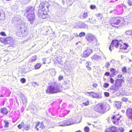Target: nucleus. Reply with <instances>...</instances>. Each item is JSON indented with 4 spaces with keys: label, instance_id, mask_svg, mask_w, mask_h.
<instances>
[{
    "label": "nucleus",
    "instance_id": "obj_32",
    "mask_svg": "<svg viewBox=\"0 0 132 132\" xmlns=\"http://www.w3.org/2000/svg\"><path fill=\"white\" fill-rule=\"evenodd\" d=\"M84 130L85 132H89V129L88 127H86L84 128Z\"/></svg>",
    "mask_w": 132,
    "mask_h": 132
},
{
    "label": "nucleus",
    "instance_id": "obj_45",
    "mask_svg": "<svg viewBox=\"0 0 132 132\" xmlns=\"http://www.w3.org/2000/svg\"><path fill=\"white\" fill-rule=\"evenodd\" d=\"M110 80L111 83L112 84H113L114 82V79L112 78H110Z\"/></svg>",
    "mask_w": 132,
    "mask_h": 132
},
{
    "label": "nucleus",
    "instance_id": "obj_46",
    "mask_svg": "<svg viewBox=\"0 0 132 132\" xmlns=\"http://www.w3.org/2000/svg\"><path fill=\"white\" fill-rule=\"evenodd\" d=\"M122 77V74H119L117 76V77L118 78H121Z\"/></svg>",
    "mask_w": 132,
    "mask_h": 132
},
{
    "label": "nucleus",
    "instance_id": "obj_42",
    "mask_svg": "<svg viewBox=\"0 0 132 132\" xmlns=\"http://www.w3.org/2000/svg\"><path fill=\"white\" fill-rule=\"evenodd\" d=\"M132 31L129 30L127 32V33L129 35H132V33H131Z\"/></svg>",
    "mask_w": 132,
    "mask_h": 132
},
{
    "label": "nucleus",
    "instance_id": "obj_18",
    "mask_svg": "<svg viewBox=\"0 0 132 132\" xmlns=\"http://www.w3.org/2000/svg\"><path fill=\"white\" fill-rule=\"evenodd\" d=\"M66 124L67 125H70L73 123V121L72 119H68L66 122Z\"/></svg>",
    "mask_w": 132,
    "mask_h": 132
},
{
    "label": "nucleus",
    "instance_id": "obj_43",
    "mask_svg": "<svg viewBox=\"0 0 132 132\" xmlns=\"http://www.w3.org/2000/svg\"><path fill=\"white\" fill-rule=\"evenodd\" d=\"M128 4L130 6H131L132 5V3L130 0L128 1Z\"/></svg>",
    "mask_w": 132,
    "mask_h": 132
},
{
    "label": "nucleus",
    "instance_id": "obj_35",
    "mask_svg": "<svg viewBox=\"0 0 132 132\" xmlns=\"http://www.w3.org/2000/svg\"><path fill=\"white\" fill-rule=\"evenodd\" d=\"M20 81L21 83H24L26 82V80L24 78H22L21 79Z\"/></svg>",
    "mask_w": 132,
    "mask_h": 132
},
{
    "label": "nucleus",
    "instance_id": "obj_52",
    "mask_svg": "<svg viewBox=\"0 0 132 132\" xmlns=\"http://www.w3.org/2000/svg\"><path fill=\"white\" fill-rule=\"evenodd\" d=\"M109 105L108 108L109 109L110 108V106L109 105Z\"/></svg>",
    "mask_w": 132,
    "mask_h": 132
},
{
    "label": "nucleus",
    "instance_id": "obj_19",
    "mask_svg": "<svg viewBox=\"0 0 132 132\" xmlns=\"http://www.w3.org/2000/svg\"><path fill=\"white\" fill-rule=\"evenodd\" d=\"M86 67L89 70H90L91 69V68L90 67L91 63L89 62H87L86 63Z\"/></svg>",
    "mask_w": 132,
    "mask_h": 132
},
{
    "label": "nucleus",
    "instance_id": "obj_25",
    "mask_svg": "<svg viewBox=\"0 0 132 132\" xmlns=\"http://www.w3.org/2000/svg\"><path fill=\"white\" fill-rule=\"evenodd\" d=\"M96 16L98 19H101L103 18V15L101 13H99L96 15Z\"/></svg>",
    "mask_w": 132,
    "mask_h": 132
},
{
    "label": "nucleus",
    "instance_id": "obj_7",
    "mask_svg": "<svg viewBox=\"0 0 132 132\" xmlns=\"http://www.w3.org/2000/svg\"><path fill=\"white\" fill-rule=\"evenodd\" d=\"M115 88L117 90L121 87L122 84L125 82L124 78L116 79L115 80Z\"/></svg>",
    "mask_w": 132,
    "mask_h": 132
},
{
    "label": "nucleus",
    "instance_id": "obj_4",
    "mask_svg": "<svg viewBox=\"0 0 132 132\" xmlns=\"http://www.w3.org/2000/svg\"><path fill=\"white\" fill-rule=\"evenodd\" d=\"M94 110L100 113H104L106 111V108L102 103H99L96 105L94 108Z\"/></svg>",
    "mask_w": 132,
    "mask_h": 132
},
{
    "label": "nucleus",
    "instance_id": "obj_56",
    "mask_svg": "<svg viewBox=\"0 0 132 132\" xmlns=\"http://www.w3.org/2000/svg\"><path fill=\"white\" fill-rule=\"evenodd\" d=\"M78 44V43H76V44Z\"/></svg>",
    "mask_w": 132,
    "mask_h": 132
},
{
    "label": "nucleus",
    "instance_id": "obj_28",
    "mask_svg": "<svg viewBox=\"0 0 132 132\" xmlns=\"http://www.w3.org/2000/svg\"><path fill=\"white\" fill-rule=\"evenodd\" d=\"M32 86L34 87H36V86H37L39 85L38 83L34 81L32 82Z\"/></svg>",
    "mask_w": 132,
    "mask_h": 132
},
{
    "label": "nucleus",
    "instance_id": "obj_3",
    "mask_svg": "<svg viewBox=\"0 0 132 132\" xmlns=\"http://www.w3.org/2000/svg\"><path fill=\"white\" fill-rule=\"evenodd\" d=\"M124 20L121 17H114L110 19L109 23L112 27L118 28L120 27V24L123 23Z\"/></svg>",
    "mask_w": 132,
    "mask_h": 132
},
{
    "label": "nucleus",
    "instance_id": "obj_36",
    "mask_svg": "<svg viewBox=\"0 0 132 132\" xmlns=\"http://www.w3.org/2000/svg\"><path fill=\"white\" fill-rule=\"evenodd\" d=\"M96 6L95 5H91L90 6V8L91 9H94L96 8Z\"/></svg>",
    "mask_w": 132,
    "mask_h": 132
},
{
    "label": "nucleus",
    "instance_id": "obj_53",
    "mask_svg": "<svg viewBox=\"0 0 132 132\" xmlns=\"http://www.w3.org/2000/svg\"><path fill=\"white\" fill-rule=\"evenodd\" d=\"M14 132L13 131H9V132Z\"/></svg>",
    "mask_w": 132,
    "mask_h": 132
},
{
    "label": "nucleus",
    "instance_id": "obj_23",
    "mask_svg": "<svg viewBox=\"0 0 132 132\" xmlns=\"http://www.w3.org/2000/svg\"><path fill=\"white\" fill-rule=\"evenodd\" d=\"M24 124L23 122L22 121L20 123L18 126V127L19 129H21L24 126Z\"/></svg>",
    "mask_w": 132,
    "mask_h": 132
},
{
    "label": "nucleus",
    "instance_id": "obj_21",
    "mask_svg": "<svg viewBox=\"0 0 132 132\" xmlns=\"http://www.w3.org/2000/svg\"><path fill=\"white\" fill-rule=\"evenodd\" d=\"M110 71L112 73V75H110V77H113L115 74L116 71V69L114 68H111L110 69Z\"/></svg>",
    "mask_w": 132,
    "mask_h": 132
},
{
    "label": "nucleus",
    "instance_id": "obj_20",
    "mask_svg": "<svg viewBox=\"0 0 132 132\" xmlns=\"http://www.w3.org/2000/svg\"><path fill=\"white\" fill-rule=\"evenodd\" d=\"M87 93L89 95L92 96L93 97H95L96 93L94 92H87Z\"/></svg>",
    "mask_w": 132,
    "mask_h": 132
},
{
    "label": "nucleus",
    "instance_id": "obj_48",
    "mask_svg": "<svg viewBox=\"0 0 132 132\" xmlns=\"http://www.w3.org/2000/svg\"><path fill=\"white\" fill-rule=\"evenodd\" d=\"M29 128V126H27L25 128V129L26 130H28Z\"/></svg>",
    "mask_w": 132,
    "mask_h": 132
},
{
    "label": "nucleus",
    "instance_id": "obj_47",
    "mask_svg": "<svg viewBox=\"0 0 132 132\" xmlns=\"http://www.w3.org/2000/svg\"><path fill=\"white\" fill-rule=\"evenodd\" d=\"M2 14V10H0V17L1 16Z\"/></svg>",
    "mask_w": 132,
    "mask_h": 132
},
{
    "label": "nucleus",
    "instance_id": "obj_16",
    "mask_svg": "<svg viewBox=\"0 0 132 132\" xmlns=\"http://www.w3.org/2000/svg\"><path fill=\"white\" fill-rule=\"evenodd\" d=\"M1 113L3 115H6L8 113L7 109L5 107H3L0 109Z\"/></svg>",
    "mask_w": 132,
    "mask_h": 132
},
{
    "label": "nucleus",
    "instance_id": "obj_33",
    "mask_svg": "<svg viewBox=\"0 0 132 132\" xmlns=\"http://www.w3.org/2000/svg\"><path fill=\"white\" fill-rule=\"evenodd\" d=\"M122 71L124 73H126V68L125 67L122 68Z\"/></svg>",
    "mask_w": 132,
    "mask_h": 132
},
{
    "label": "nucleus",
    "instance_id": "obj_9",
    "mask_svg": "<svg viewBox=\"0 0 132 132\" xmlns=\"http://www.w3.org/2000/svg\"><path fill=\"white\" fill-rule=\"evenodd\" d=\"M121 41L117 39L113 40L111 43V44L110 46L109 49L110 51H111L112 49V47L114 46L116 48L119 47Z\"/></svg>",
    "mask_w": 132,
    "mask_h": 132
},
{
    "label": "nucleus",
    "instance_id": "obj_41",
    "mask_svg": "<svg viewBox=\"0 0 132 132\" xmlns=\"http://www.w3.org/2000/svg\"><path fill=\"white\" fill-rule=\"evenodd\" d=\"M63 79V77L62 76H60L59 77V80L60 81Z\"/></svg>",
    "mask_w": 132,
    "mask_h": 132
},
{
    "label": "nucleus",
    "instance_id": "obj_15",
    "mask_svg": "<svg viewBox=\"0 0 132 132\" xmlns=\"http://www.w3.org/2000/svg\"><path fill=\"white\" fill-rule=\"evenodd\" d=\"M120 118L121 116L119 114L113 116L111 118V119H114V121H113V123L115 124L117 123H118V120L120 119Z\"/></svg>",
    "mask_w": 132,
    "mask_h": 132
},
{
    "label": "nucleus",
    "instance_id": "obj_31",
    "mask_svg": "<svg viewBox=\"0 0 132 132\" xmlns=\"http://www.w3.org/2000/svg\"><path fill=\"white\" fill-rule=\"evenodd\" d=\"M88 16V13L87 12H84L83 14V17L84 18H86Z\"/></svg>",
    "mask_w": 132,
    "mask_h": 132
},
{
    "label": "nucleus",
    "instance_id": "obj_37",
    "mask_svg": "<svg viewBox=\"0 0 132 132\" xmlns=\"http://www.w3.org/2000/svg\"><path fill=\"white\" fill-rule=\"evenodd\" d=\"M0 35L3 36H5L6 35L4 32L2 31L0 32Z\"/></svg>",
    "mask_w": 132,
    "mask_h": 132
},
{
    "label": "nucleus",
    "instance_id": "obj_2",
    "mask_svg": "<svg viewBox=\"0 0 132 132\" xmlns=\"http://www.w3.org/2000/svg\"><path fill=\"white\" fill-rule=\"evenodd\" d=\"M63 87L62 85H58L56 82L52 85L48 86L46 90L47 94H55L60 93L62 91Z\"/></svg>",
    "mask_w": 132,
    "mask_h": 132
},
{
    "label": "nucleus",
    "instance_id": "obj_34",
    "mask_svg": "<svg viewBox=\"0 0 132 132\" xmlns=\"http://www.w3.org/2000/svg\"><path fill=\"white\" fill-rule=\"evenodd\" d=\"M32 59L31 61L32 62L35 61L37 59V57L36 55H35L32 57Z\"/></svg>",
    "mask_w": 132,
    "mask_h": 132
},
{
    "label": "nucleus",
    "instance_id": "obj_39",
    "mask_svg": "<svg viewBox=\"0 0 132 132\" xmlns=\"http://www.w3.org/2000/svg\"><path fill=\"white\" fill-rule=\"evenodd\" d=\"M104 95L106 97H108L109 96L110 94L108 92H105L104 93Z\"/></svg>",
    "mask_w": 132,
    "mask_h": 132
},
{
    "label": "nucleus",
    "instance_id": "obj_8",
    "mask_svg": "<svg viewBox=\"0 0 132 132\" xmlns=\"http://www.w3.org/2000/svg\"><path fill=\"white\" fill-rule=\"evenodd\" d=\"M86 39L89 42L92 44L93 43L95 45H97V41L96 38L91 35H88L86 37Z\"/></svg>",
    "mask_w": 132,
    "mask_h": 132
},
{
    "label": "nucleus",
    "instance_id": "obj_29",
    "mask_svg": "<svg viewBox=\"0 0 132 132\" xmlns=\"http://www.w3.org/2000/svg\"><path fill=\"white\" fill-rule=\"evenodd\" d=\"M121 100L123 102H127L128 101V99L126 97H123L121 98Z\"/></svg>",
    "mask_w": 132,
    "mask_h": 132
},
{
    "label": "nucleus",
    "instance_id": "obj_40",
    "mask_svg": "<svg viewBox=\"0 0 132 132\" xmlns=\"http://www.w3.org/2000/svg\"><path fill=\"white\" fill-rule=\"evenodd\" d=\"M97 83H94L92 84V86L95 88H96L97 86Z\"/></svg>",
    "mask_w": 132,
    "mask_h": 132
},
{
    "label": "nucleus",
    "instance_id": "obj_6",
    "mask_svg": "<svg viewBox=\"0 0 132 132\" xmlns=\"http://www.w3.org/2000/svg\"><path fill=\"white\" fill-rule=\"evenodd\" d=\"M32 7L29 8L26 11V13H29L27 18L29 21H32L34 20L35 15L33 9H31Z\"/></svg>",
    "mask_w": 132,
    "mask_h": 132
},
{
    "label": "nucleus",
    "instance_id": "obj_24",
    "mask_svg": "<svg viewBox=\"0 0 132 132\" xmlns=\"http://www.w3.org/2000/svg\"><path fill=\"white\" fill-rule=\"evenodd\" d=\"M4 122L5 123V125H4V127H9V122L6 120H4Z\"/></svg>",
    "mask_w": 132,
    "mask_h": 132
},
{
    "label": "nucleus",
    "instance_id": "obj_50",
    "mask_svg": "<svg viewBox=\"0 0 132 132\" xmlns=\"http://www.w3.org/2000/svg\"><path fill=\"white\" fill-rule=\"evenodd\" d=\"M75 132H82V131L80 130H79L77 131H76Z\"/></svg>",
    "mask_w": 132,
    "mask_h": 132
},
{
    "label": "nucleus",
    "instance_id": "obj_27",
    "mask_svg": "<svg viewBox=\"0 0 132 132\" xmlns=\"http://www.w3.org/2000/svg\"><path fill=\"white\" fill-rule=\"evenodd\" d=\"M89 101L88 100L85 101L83 102V104L85 106H87L89 105Z\"/></svg>",
    "mask_w": 132,
    "mask_h": 132
},
{
    "label": "nucleus",
    "instance_id": "obj_10",
    "mask_svg": "<svg viewBox=\"0 0 132 132\" xmlns=\"http://www.w3.org/2000/svg\"><path fill=\"white\" fill-rule=\"evenodd\" d=\"M35 128L37 130H39V129H42L45 128V126L43 122L37 121L36 123Z\"/></svg>",
    "mask_w": 132,
    "mask_h": 132
},
{
    "label": "nucleus",
    "instance_id": "obj_44",
    "mask_svg": "<svg viewBox=\"0 0 132 132\" xmlns=\"http://www.w3.org/2000/svg\"><path fill=\"white\" fill-rule=\"evenodd\" d=\"M109 75H110V73L109 72H105V73L104 74V76H107Z\"/></svg>",
    "mask_w": 132,
    "mask_h": 132
},
{
    "label": "nucleus",
    "instance_id": "obj_14",
    "mask_svg": "<svg viewBox=\"0 0 132 132\" xmlns=\"http://www.w3.org/2000/svg\"><path fill=\"white\" fill-rule=\"evenodd\" d=\"M126 114L128 119L132 121V109L128 108L127 110Z\"/></svg>",
    "mask_w": 132,
    "mask_h": 132
},
{
    "label": "nucleus",
    "instance_id": "obj_22",
    "mask_svg": "<svg viewBox=\"0 0 132 132\" xmlns=\"http://www.w3.org/2000/svg\"><path fill=\"white\" fill-rule=\"evenodd\" d=\"M42 64L40 63H37L34 66V68L35 69H39L41 67Z\"/></svg>",
    "mask_w": 132,
    "mask_h": 132
},
{
    "label": "nucleus",
    "instance_id": "obj_11",
    "mask_svg": "<svg viewBox=\"0 0 132 132\" xmlns=\"http://www.w3.org/2000/svg\"><path fill=\"white\" fill-rule=\"evenodd\" d=\"M93 52L92 50L90 48H88L84 51L82 54V57L86 58L89 56Z\"/></svg>",
    "mask_w": 132,
    "mask_h": 132
},
{
    "label": "nucleus",
    "instance_id": "obj_55",
    "mask_svg": "<svg viewBox=\"0 0 132 132\" xmlns=\"http://www.w3.org/2000/svg\"><path fill=\"white\" fill-rule=\"evenodd\" d=\"M108 65H110V64H108Z\"/></svg>",
    "mask_w": 132,
    "mask_h": 132
},
{
    "label": "nucleus",
    "instance_id": "obj_1",
    "mask_svg": "<svg viewBox=\"0 0 132 132\" xmlns=\"http://www.w3.org/2000/svg\"><path fill=\"white\" fill-rule=\"evenodd\" d=\"M50 6L49 3L46 1L41 2L40 4L38 9L39 17L42 19H45L49 17L48 13Z\"/></svg>",
    "mask_w": 132,
    "mask_h": 132
},
{
    "label": "nucleus",
    "instance_id": "obj_12",
    "mask_svg": "<svg viewBox=\"0 0 132 132\" xmlns=\"http://www.w3.org/2000/svg\"><path fill=\"white\" fill-rule=\"evenodd\" d=\"M105 132H119L118 127L113 126L107 128L105 130Z\"/></svg>",
    "mask_w": 132,
    "mask_h": 132
},
{
    "label": "nucleus",
    "instance_id": "obj_13",
    "mask_svg": "<svg viewBox=\"0 0 132 132\" xmlns=\"http://www.w3.org/2000/svg\"><path fill=\"white\" fill-rule=\"evenodd\" d=\"M128 46V45L127 43H123L121 42L119 47L120 50H124L127 49Z\"/></svg>",
    "mask_w": 132,
    "mask_h": 132
},
{
    "label": "nucleus",
    "instance_id": "obj_30",
    "mask_svg": "<svg viewBox=\"0 0 132 132\" xmlns=\"http://www.w3.org/2000/svg\"><path fill=\"white\" fill-rule=\"evenodd\" d=\"M86 35L85 33L84 32H80L79 35V36L80 37L84 36Z\"/></svg>",
    "mask_w": 132,
    "mask_h": 132
},
{
    "label": "nucleus",
    "instance_id": "obj_26",
    "mask_svg": "<svg viewBox=\"0 0 132 132\" xmlns=\"http://www.w3.org/2000/svg\"><path fill=\"white\" fill-rule=\"evenodd\" d=\"M22 101L23 104H25L27 102V100L26 98L24 96L22 98Z\"/></svg>",
    "mask_w": 132,
    "mask_h": 132
},
{
    "label": "nucleus",
    "instance_id": "obj_17",
    "mask_svg": "<svg viewBox=\"0 0 132 132\" xmlns=\"http://www.w3.org/2000/svg\"><path fill=\"white\" fill-rule=\"evenodd\" d=\"M115 106L117 108H121V103L119 101H116L114 103Z\"/></svg>",
    "mask_w": 132,
    "mask_h": 132
},
{
    "label": "nucleus",
    "instance_id": "obj_5",
    "mask_svg": "<svg viewBox=\"0 0 132 132\" xmlns=\"http://www.w3.org/2000/svg\"><path fill=\"white\" fill-rule=\"evenodd\" d=\"M0 41L5 44H9L10 45H12L13 44V40L12 38L10 37H1Z\"/></svg>",
    "mask_w": 132,
    "mask_h": 132
},
{
    "label": "nucleus",
    "instance_id": "obj_49",
    "mask_svg": "<svg viewBox=\"0 0 132 132\" xmlns=\"http://www.w3.org/2000/svg\"><path fill=\"white\" fill-rule=\"evenodd\" d=\"M120 132H123L124 131L123 129L122 128H121V129L120 130Z\"/></svg>",
    "mask_w": 132,
    "mask_h": 132
},
{
    "label": "nucleus",
    "instance_id": "obj_51",
    "mask_svg": "<svg viewBox=\"0 0 132 132\" xmlns=\"http://www.w3.org/2000/svg\"><path fill=\"white\" fill-rule=\"evenodd\" d=\"M129 132H132V129L130 130L129 131Z\"/></svg>",
    "mask_w": 132,
    "mask_h": 132
},
{
    "label": "nucleus",
    "instance_id": "obj_38",
    "mask_svg": "<svg viewBox=\"0 0 132 132\" xmlns=\"http://www.w3.org/2000/svg\"><path fill=\"white\" fill-rule=\"evenodd\" d=\"M109 84L106 83H104V84L103 87L104 88H107L109 86Z\"/></svg>",
    "mask_w": 132,
    "mask_h": 132
},
{
    "label": "nucleus",
    "instance_id": "obj_54",
    "mask_svg": "<svg viewBox=\"0 0 132 132\" xmlns=\"http://www.w3.org/2000/svg\"><path fill=\"white\" fill-rule=\"evenodd\" d=\"M112 11H111L110 12V13H112Z\"/></svg>",
    "mask_w": 132,
    "mask_h": 132
}]
</instances>
